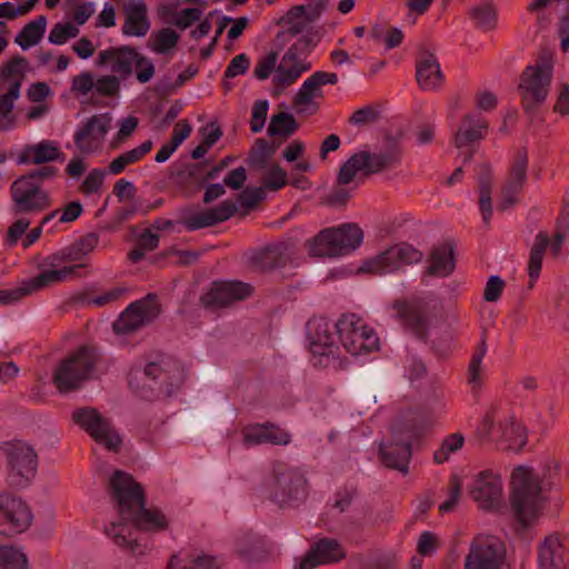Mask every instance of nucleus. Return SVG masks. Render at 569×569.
<instances>
[{
  "mask_svg": "<svg viewBox=\"0 0 569 569\" xmlns=\"http://www.w3.org/2000/svg\"><path fill=\"white\" fill-rule=\"evenodd\" d=\"M396 317L403 327L411 331L418 339L425 340L428 332V321L419 306L409 301H396L393 303Z\"/></svg>",
  "mask_w": 569,
  "mask_h": 569,
  "instance_id": "obj_28",
  "label": "nucleus"
},
{
  "mask_svg": "<svg viewBox=\"0 0 569 569\" xmlns=\"http://www.w3.org/2000/svg\"><path fill=\"white\" fill-rule=\"evenodd\" d=\"M528 152L520 149L516 152L508 178L501 189V197L498 202V210L506 211L519 201V193L527 181Z\"/></svg>",
  "mask_w": 569,
  "mask_h": 569,
  "instance_id": "obj_20",
  "label": "nucleus"
},
{
  "mask_svg": "<svg viewBox=\"0 0 569 569\" xmlns=\"http://www.w3.org/2000/svg\"><path fill=\"white\" fill-rule=\"evenodd\" d=\"M552 76L553 59L550 52H543L535 64L525 69L519 90L526 112L533 111L545 102L549 94Z\"/></svg>",
  "mask_w": 569,
  "mask_h": 569,
  "instance_id": "obj_7",
  "label": "nucleus"
},
{
  "mask_svg": "<svg viewBox=\"0 0 569 569\" xmlns=\"http://www.w3.org/2000/svg\"><path fill=\"white\" fill-rule=\"evenodd\" d=\"M202 17V10L199 8H184L180 11L171 12V23L180 30H186Z\"/></svg>",
  "mask_w": 569,
  "mask_h": 569,
  "instance_id": "obj_55",
  "label": "nucleus"
},
{
  "mask_svg": "<svg viewBox=\"0 0 569 569\" xmlns=\"http://www.w3.org/2000/svg\"><path fill=\"white\" fill-rule=\"evenodd\" d=\"M347 184H337L323 198L322 202L329 207L341 208L345 207L351 198L353 188L346 187Z\"/></svg>",
  "mask_w": 569,
  "mask_h": 569,
  "instance_id": "obj_58",
  "label": "nucleus"
},
{
  "mask_svg": "<svg viewBox=\"0 0 569 569\" xmlns=\"http://www.w3.org/2000/svg\"><path fill=\"white\" fill-rule=\"evenodd\" d=\"M79 34V29L70 22L56 23L48 37V40L52 44H63L67 40L76 38Z\"/></svg>",
  "mask_w": 569,
  "mask_h": 569,
  "instance_id": "obj_54",
  "label": "nucleus"
},
{
  "mask_svg": "<svg viewBox=\"0 0 569 569\" xmlns=\"http://www.w3.org/2000/svg\"><path fill=\"white\" fill-rule=\"evenodd\" d=\"M278 61V52L271 51L258 59L253 69V76L259 80H266L276 71Z\"/></svg>",
  "mask_w": 569,
  "mask_h": 569,
  "instance_id": "obj_60",
  "label": "nucleus"
},
{
  "mask_svg": "<svg viewBox=\"0 0 569 569\" xmlns=\"http://www.w3.org/2000/svg\"><path fill=\"white\" fill-rule=\"evenodd\" d=\"M109 113H99L88 118L74 132L73 141L82 154H92L101 150L106 136L111 129Z\"/></svg>",
  "mask_w": 569,
  "mask_h": 569,
  "instance_id": "obj_18",
  "label": "nucleus"
},
{
  "mask_svg": "<svg viewBox=\"0 0 569 569\" xmlns=\"http://www.w3.org/2000/svg\"><path fill=\"white\" fill-rule=\"evenodd\" d=\"M12 212L17 214H37L51 206L48 191L19 177L10 187Z\"/></svg>",
  "mask_w": 569,
  "mask_h": 569,
  "instance_id": "obj_16",
  "label": "nucleus"
},
{
  "mask_svg": "<svg viewBox=\"0 0 569 569\" xmlns=\"http://www.w3.org/2000/svg\"><path fill=\"white\" fill-rule=\"evenodd\" d=\"M237 211L232 201L226 200L214 208L193 213L183 220V224L189 231L212 227L231 218Z\"/></svg>",
  "mask_w": 569,
  "mask_h": 569,
  "instance_id": "obj_27",
  "label": "nucleus"
},
{
  "mask_svg": "<svg viewBox=\"0 0 569 569\" xmlns=\"http://www.w3.org/2000/svg\"><path fill=\"white\" fill-rule=\"evenodd\" d=\"M150 29V22L147 18V6L143 0H136L128 4L126 9V21L122 31L127 36L143 37Z\"/></svg>",
  "mask_w": 569,
  "mask_h": 569,
  "instance_id": "obj_32",
  "label": "nucleus"
},
{
  "mask_svg": "<svg viewBox=\"0 0 569 569\" xmlns=\"http://www.w3.org/2000/svg\"><path fill=\"white\" fill-rule=\"evenodd\" d=\"M290 441L291 435L273 423H256L243 429V442L247 446H287Z\"/></svg>",
  "mask_w": 569,
  "mask_h": 569,
  "instance_id": "obj_26",
  "label": "nucleus"
},
{
  "mask_svg": "<svg viewBox=\"0 0 569 569\" xmlns=\"http://www.w3.org/2000/svg\"><path fill=\"white\" fill-rule=\"evenodd\" d=\"M138 51L128 46L109 48L98 54L97 64L107 66L112 74L127 80L133 73Z\"/></svg>",
  "mask_w": 569,
  "mask_h": 569,
  "instance_id": "obj_23",
  "label": "nucleus"
},
{
  "mask_svg": "<svg viewBox=\"0 0 569 569\" xmlns=\"http://www.w3.org/2000/svg\"><path fill=\"white\" fill-rule=\"evenodd\" d=\"M262 546L263 542L259 536L248 532L238 539L237 551L243 559L251 560L262 549Z\"/></svg>",
  "mask_w": 569,
  "mask_h": 569,
  "instance_id": "obj_53",
  "label": "nucleus"
},
{
  "mask_svg": "<svg viewBox=\"0 0 569 569\" xmlns=\"http://www.w3.org/2000/svg\"><path fill=\"white\" fill-rule=\"evenodd\" d=\"M122 80L114 74L101 76L96 80L94 90L102 97H116L120 92Z\"/></svg>",
  "mask_w": 569,
  "mask_h": 569,
  "instance_id": "obj_57",
  "label": "nucleus"
},
{
  "mask_svg": "<svg viewBox=\"0 0 569 569\" xmlns=\"http://www.w3.org/2000/svg\"><path fill=\"white\" fill-rule=\"evenodd\" d=\"M28 558L12 546L0 545V569H28Z\"/></svg>",
  "mask_w": 569,
  "mask_h": 569,
  "instance_id": "obj_48",
  "label": "nucleus"
},
{
  "mask_svg": "<svg viewBox=\"0 0 569 569\" xmlns=\"http://www.w3.org/2000/svg\"><path fill=\"white\" fill-rule=\"evenodd\" d=\"M273 150L269 147L268 142L263 139H258L256 148L249 156V163L254 169L266 168L269 159L271 158Z\"/></svg>",
  "mask_w": 569,
  "mask_h": 569,
  "instance_id": "obj_56",
  "label": "nucleus"
},
{
  "mask_svg": "<svg viewBox=\"0 0 569 569\" xmlns=\"http://www.w3.org/2000/svg\"><path fill=\"white\" fill-rule=\"evenodd\" d=\"M380 459L386 467L406 475L411 459L410 441H396L393 439L389 445H380Z\"/></svg>",
  "mask_w": 569,
  "mask_h": 569,
  "instance_id": "obj_30",
  "label": "nucleus"
},
{
  "mask_svg": "<svg viewBox=\"0 0 569 569\" xmlns=\"http://www.w3.org/2000/svg\"><path fill=\"white\" fill-rule=\"evenodd\" d=\"M347 557L342 543L335 538L317 540L300 561V569H315L318 566L335 565Z\"/></svg>",
  "mask_w": 569,
  "mask_h": 569,
  "instance_id": "obj_22",
  "label": "nucleus"
},
{
  "mask_svg": "<svg viewBox=\"0 0 569 569\" xmlns=\"http://www.w3.org/2000/svg\"><path fill=\"white\" fill-rule=\"evenodd\" d=\"M540 569H561L569 563V538L552 533L538 549Z\"/></svg>",
  "mask_w": 569,
  "mask_h": 569,
  "instance_id": "obj_24",
  "label": "nucleus"
},
{
  "mask_svg": "<svg viewBox=\"0 0 569 569\" xmlns=\"http://www.w3.org/2000/svg\"><path fill=\"white\" fill-rule=\"evenodd\" d=\"M2 451L9 466V481L17 488L27 487L37 473V453L28 443L14 440L4 442Z\"/></svg>",
  "mask_w": 569,
  "mask_h": 569,
  "instance_id": "obj_10",
  "label": "nucleus"
},
{
  "mask_svg": "<svg viewBox=\"0 0 569 569\" xmlns=\"http://www.w3.org/2000/svg\"><path fill=\"white\" fill-rule=\"evenodd\" d=\"M252 292L249 283L241 281H216L211 288L200 297L204 308L219 309L234 301L243 300Z\"/></svg>",
  "mask_w": 569,
  "mask_h": 569,
  "instance_id": "obj_21",
  "label": "nucleus"
},
{
  "mask_svg": "<svg viewBox=\"0 0 569 569\" xmlns=\"http://www.w3.org/2000/svg\"><path fill=\"white\" fill-rule=\"evenodd\" d=\"M183 381L184 371L179 362L161 355L142 369L132 370L129 387L138 397L152 401L171 397Z\"/></svg>",
  "mask_w": 569,
  "mask_h": 569,
  "instance_id": "obj_3",
  "label": "nucleus"
},
{
  "mask_svg": "<svg viewBox=\"0 0 569 569\" xmlns=\"http://www.w3.org/2000/svg\"><path fill=\"white\" fill-rule=\"evenodd\" d=\"M422 258V252L412 244L400 242L366 260L360 271L383 276L398 271L402 266L418 263Z\"/></svg>",
  "mask_w": 569,
  "mask_h": 569,
  "instance_id": "obj_11",
  "label": "nucleus"
},
{
  "mask_svg": "<svg viewBox=\"0 0 569 569\" xmlns=\"http://www.w3.org/2000/svg\"><path fill=\"white\" fill-rule=\"evenodd\" d=\"M33 520L28 503L20 497L0 490V535L8 537L22 533Z\"/></svg>",
  "mask_w": 569,
  "mask_h": 569,
  "instance_id": "obj_14",
  "label": "nucleus"
},
{
  "mask_svg": "<svg viewBox=\"0 0 569 569\" xmlns=\"http://www.w3.org/2000/svg\"><path fill=\"white\" fill-rule=\"evenodd\" d=\"M151 50L158 54H166L173 48H176L179 41V34L170 29L164 28L160 31L152 33Z\"/></svg>",
  "mask_w": 569,
  "mask_h": 569,
  "instance_id": "obj_50",
  "label": "nucleus"
},
{
  "mask_svg": "<svg viewBox=\"0 0 569 569\" xmlns=\"http://www.w3.org/2000/svg\"><path fill=\"white\" fill-rule=\"evenodd\" d=\"M287 260V248L282 243L267 247L254 258L256 263L263 270L281 268Z\"/></svg>",
  "mask_w": 569,
  "mask_h": 569,
  "instance_id": "obj_44",
  "label": "nucleus"
},
{
  "mask_svg": "<svg viewBox=\"0 0 569 569\" xmlns=\"http://www.w3.org/2000/svg\"><path fill=\"white\" fill-rule=\"evenodd\" d=\"M465 443V437L460 432H455L447 436L438 450L433 453V460L437 465L445 463L449 460L452 453L459 451Z\"/></svg>",
  "mask_w": 569,
  "mask_h": 569,
  "instance_id": "obj_47",
  "label": "nucleus"
},
{
  "mask_svg": "<svg viewBox=\"0 0 569 569\" xmlns=\"http://www.w3.org/2000/svg\"><path fill=\"white\" fill-rule=\"evenodd\" d=\"M72 420L108 450H119L122 442L120 436L113 429L109 419L101 416L97 409L79 408L72 412Z\"/></svg>",
  "mask_w": 569,
  "mask_h": 569,
  "instance_id": "obj_13",
  "label": "nucleus"
},
{
  "mask_svg": "<svg viewBox=\"0 0 569 569\" xmlns=\"http://www.w3.org/2000/svg\"><path fill=\"white\" fill-rule=\"evenodd\" d=\"M506 556L503 543L495 537L476 538L465 560V569H501Z\"/></svg>",
  "mask_w": 569,
  "mask_h": 569,
  "instance_id": "obj_17",
  "label": "nucleus"
},
{
  "mask_svg": "<svg viewBox=\"0 0 569 569\" xmlns=\"http://www.w3.org/2000/svg\"><path fill=\"white\" fill-rule=\"evenodd\" d=\"M329 0H307L303 6L293 7L290 14L295 17H305L307 22L316 21L326 10Z\"/></svg>",
  "mask_w": 569,
  "mask_h": 569,
  "instance_id": "obj_52",
  "label": "nucleus"
},
{
  "mask_svg": "<svg viewBox=\"0 0 569 569\" xmlns=\"http://www.w3.org/2000/svg\"><path fill=\"white\" fill-rule=\"evenodd\" d=\"M331 326L325 319H315L308 323V339L310 351L316 356L329 357L333 356L339 349L336 346Z\"/></svg>",
  "mask_w": 569,
  "mask_h": 569,
  "instance_id": "obj_25",
  "label": "nucleus"
},
{
  "mask_svg": "<svg viewBox=\"0 0 569 569\" xmlns=\"http://www.w3.org/2000/svg\"><path fill=\"white\" fill-rule=\"evenodd\" d=\"M161 312L157 295L148 293L140 300L130 303L113 322V331L118 335H131L154 321Z\"/></svg>",
  "mask_w": 569,
  "mask_h": 569,
  "instance_id": "obj_12",
  "label": "nucleus"
},
{
  "mask_svg": "<svg viewBox=\"0 0 569 569\" xmlns=\"http://www.w3.org/2000/svg\"><path fill=\"white\" fill-rule=\"evenodd\" d=\"M368 158L369 173L373 174L397 166L401 159V151L396 143H391L378 152H368Z\"/></svg>",
  "mask_w": 569,
  "mask_h": 569,
  "instance_id": "obj_38",
  "label": "nucleus"
},
{
  "mask_svg": "<svg viewBox=\"0 0 569 569\" xmlns=\"http://www.w3.org/2000/svg\"><path fill=\"white\" fill-rule=\"evenodd\" d=\"M29 161L34 164L52 162L59 159L60 151L56 142L43 140L27 149Z\"/></svg>",
  "mask_w": 569,
  "mask_h": 569,
  "instance_id": "obj_45",
  "label": "nucleus"
},
{
  "mask_svg": "<svg viewBox=\"0 0 569 569\" xmlns=\"http://www.w3.org/2000/svg\"><path fill=\"white\" fill-rule=\"evenodd\" d=\"M99 357L94 348L82 346L53 370L52 381L61 393L74 391L90 379Z\"/></svg>",
  "mask_w": 569,
  "mask_h": 569,
  "instance_id": "obj_5",
  "label": "nucleus"
},
{
  "mask_svg": "<svg viewBox=\"0 0 569 569\" xmlns=\"http://www.w3.org/2000/svg\"><path fill=\"white\" fill-rule=\"evenodd\" d=\"M267 497L279 507H295L308 497V480L297 468L282 465L274 467L264 483Z\"/></svg>",
  "mask_w": 569,
  "mask_h": 569,
  "instance_id": "obj_4",
  "label": "nucleus"
},
{
  "mask_svg": "<svg viewBox=\"0 0 569 569\" xmlns=\"http://www.w3.org/2000/svg\"><path fill=\"white\" fill-rule=\"evenodd\" d=\"M28 66L29 62L24 57L16 56L1 68L0 78L10 80L11 83L19 82L21 86Z\"/></svg>",
  "mask_w": 569,
  "mask_h": 569,
  "instance_id": "obj_51",
  "label": "nucleus"
},
{
  "mask_svg": "<svg viewBox=\"0 0 569 569\" xmlns=\"http://www.w3.org/2000/svg\"><path fill=\"white\" fill-rule=\"evenodd\" d=\"M106 174L107 171L104 169H92L82 181L81 191L88 196L99 192L103 184Z\"/></svg>",
  "mask_w": 569,
  "mask_h": 569,
  "instance_id": "obj_63",
  "label": "nucleus"
},
{
  "mask_svg": "<svg viewBox=\"0 0 569 569\" xmlns=\"http://www.w3.org/2000/svg\"><path fill=\"white\" fill-rule=\"evenodd\" d=\"M416 79L425 91L438 90L443 82L440 63L433 53H425L416 63Z\"/></svg>",
  "mask_w": 569,
  "mask_h": 569,
  "instance_id": "obj_29",
  "label": "nucleus"
},
{
  "mask_svg": "<svg viewBox=\"0 0 569 569\" xmlns=\"http://www.w3.org/2000/svg\"><path fill=\"white\" fill-rule=\"evenodd\" d=\"M469 493L479 508L491 510L500 505L502 498V480L492 470L478 472L469 487Z\"/></svg>",
  "mask_w": 569,
  "mask_h": 569,
  "instance_id": "obj_19",
  "label": "nucleus"
},
{
  "mask_svg": "<svg viewBox=\"0 0 569 569\" xmlns=\"http://www.w3.org/2000/svg\"><path fill=\"white\" fill-rule=\"evenodd\" d=\"M497 440L507 442L510 450L520 451L527 443L526 429L512 417L506 418L499 422Z\"/></svg>",
  "mask_w": 569,
  "mask_h": 569,
  "instance_id": "obj_36",
  "label": "nucleus"
},
{
  "mask_svg": "<svg viewBox=\"0 0 569 569\" xmlns=\"http://www.w3.org/2000/svg\"><path fill=\"white\" fill-rule=\"evenodd\" d=\"M151 148L152 141L146 140L140 146L119 154L109 163L108 172L113 176L120 174L128 166L139 162Z\"/></svg>",
  "mask_w": 569,
  "mask_h": 569,
  "instance_id": "obj_40",
  "label": "nucleus"
},
{
  "mask_svg": "<svg viewBox=\"0 0 569 569\" xmlns=\"http://www.w3.org/2000/svg\"><path fill=\"white\" fill-rule=\"evenodd\" d=\"M298 129V123L293 116L287 112H279L273 114L268 126V134L274 136H291Z\"/></svg>",
  "mask_w": 569,
  "mask_h": 569,
  "instance_id": "obj_46",
  "label": "nucleus"
},
{
  "mask_svg": "<svg viewBox=\"0 0 569 569\" xmlns=\"http://www.w3.org/2000/svg\"><path fill=\"white\" fill-rule=\"evenodd\" d=\"M133 71H136V78L140 83H147L154 77L156 68L151 59L139 52Z\"/></svg>",
  "mask_w": 569,
  "mask_h": 569,
  "instance_id": "obj_64",
  "label": "nucleus"
},
{
  "mask_svg": "<svg viewBox=\"0 0 569 569\" xmlns=\"http://www.w3.org/2000/svg\"><path fill=\"white\" fill-rule=\"evenodd\" d=\"M323 92L320 86L313 80L312 74L307 78L298 92L296 93L292 106L298 113H313L318 110V106L313 102L315 98H322Z\"/></svg>",
  "mask_w": 569,
  "mask_h": 569,
  "instance_id": "obj_34",
  "label": "nucleus"
},
{
  "mask_svg": "<svg viewBox=\"0 0 569 569\" xmlns=\"http://www.w3.org/2000/svg\"><path fill=\"white\" fill-rule=\"evenodd\" d=\"M287 172L278 164H272L263 180V190L277 191L287 184Z\"/></svg>",
  "mask_w": 569,
  "mask_h": 569,
  "instance_id": "obj_61",
  "label": "nucleus"
},
{
  "mask_svg": "<svg viewBox=\"0 0 569 569\" xmlns=\"http://www.w3.org/2000/svg\"><path fill=\"white\" fill-rule=\"evenodd\" d=\"M218 568H219V561L217 560L216 557L208 556V555H200L192 560L191 566L182 567V568H180V566H179L178 556H172L167 569H218Z\"/></svg>",
  "mask_w": 569,
  "mask_h": 569,
  "instance_id": "obj_59",
  "label": "nucleus"
},
{
  "mask_svg": "<svg viewBox=\"0 0 569 569\" xmlns=\"http://www.w3.org/2000/svg\"><path fill=\"white\" fill-rule=\"evenodd\" d=\"M112 499L117 502L122 521L143 531H162L168 528L166 516L158 509L146 508L144 491L140 483L120 470L110 479Z\"/></svg>",
  "mask_w": 569,
  "mask_h": 569,
  "instance_id": "obj_2",
  "label": "nucleus"
},
{
  "mask_svg": "<svg viewBox=\"0 0 569 569\" xmlns=\"http://www.w3.org/2000/svg\"><path fill=\"white\" fill-rule=\"evenodd\" d=\"M487 129L488 122L483 117L479 114H466L462 119L461 126L455 134V146L460 149L483 139L487 133Z\"/></svg>",
  "mask_w": 569,
  "mask_h": 569,
  "instance_id": "obj_31",
  "label": "nucleus"
},
{
  "mask_svg": "<svg viewBox=\"0 0 569 569\" xmlns=\"http://www.w3.org/2000/svg\"><path fill=\"white\" fill-rule=\"evenodd\" d=\"M368 151L353 153L339 169L337 182L339 184H349L358 172L369 176Z\"/></svg>",
  "mask_w": 569,
  "mask_h": 569,
  "instance_id": "obj_39",
  "label": "nucleus"
},
{
  "mask_svg": "<svg viewBox=\"0 0 569 569\" xmlns=\"http://www.w3.org/2000/svg\"><path fill=\"white\" fill-rule=\"evenodd\" d=\"M315 47L312 37L302 36L282 56L272 81L280 92L291 86L310 69L307 57Z\"/></svg>",
  "mask_w": 569,
  "mask_h": 569,
  "instance_id": "obj_9",
  "label": "nucleus"
},
{
  "mask_svg": "<svg viewBox=\"0 0 569 569\" xmlns=\"http://www.w3.org/2000/svg\"><path fill=\"white\" fill-rule=\"evenodd\" d=\"M479 209L485 223H488L492 216V172L491 168L483 163L479 166L478 173Z\"/></svg>",
  "mask_w": 569,
  "mask_h": 569,
  "instance_id": "obj_35",
  "label": "nucleus"
},
{
  "mask_svg": "<svg viewBox=\"0 0 569 569\" xmlns=\"http://www.w3.org/2000/svg\"><path fill=\"white\" fill-rule=\"evenodd\" d=\"M335 330L342 347L352 356L379 349V338L375 330L355 313L339 318Z\"/></svg>",
  "mask_w": 569,
  "mask_h": 569,
  "instance_id": "obj_8",
  "label": "nucleus"
},
{
  "mask_svg": "<svg viewBox=\"0 0 569 569\" xmlns=\"http://www.w3.org/2000/svg\"><path fill=\"white\" fill-rule=\"evenodd\" d=\"M78 259V252L72 248L63 249L49 256L46 260L50 269L42 270L37 277L27 281L30 292L60 283L77 274L82 264L62 266L63 262H72Z\"/></svg>",
  "mask_w": 569,
  "mask_h": 569,
  "instance_id": "obj_15",
  "label": "nucleus"
},
{
  "mask_svg": "<svg viewBox=\"0 0 569 569\" xmlns=\"http://www.w3.org/2000/svg\"><path fill=\"white\" fill-rule=\"evenodd\" d=\"M19 97V82L10 83L8 91L0 94V130L8 131L14 127L13 107Z\"/></svg>",
  "mask_w": 569,
  "mask_h": 569,
  "instance_id": "obj_42",
  "label": "nucleus"
},
{
  "mask_svg": "<svg viewBox=\"0 0 569 569\" xmlns=\"http://www.w3.org/2000/svg\"><path fill=\"white\" fill-rule=\"evenodd\" d=\"M106 533L117 546L129 550L132 555L144 553L146 547L138 543L136 539H129L131 535L130 529L122 521L112 522L110 527L106 529Z\"/></svg>",
  "mask_w": 569,
  "mask_h": 569,
  "instance_id": "obj_43",
  "label": "nucleus"
},
{
  "mask_svg": "<svg viewBox=\"0 0 569 569\" xmlns=\"http://www.w3.org/2000/svg\"><path fill=\"white\" fill-rule=\"evenodd\" d=\"M363 240V232L356 223H342L326 228L309 241V251L315 257H341L356 250Z\"/></svg>",
  "mask_w": 569,
  "mask_h": 569,
  "instance_id": "obj_6",
  "label": "nucleus"
},
{
  "mask_svg": "<svg viewBox=\"0 0 569 569\" xmlns=\"http://www.w3.org/2000/svg\"><path fill=\"white\" fill-rule=\"evenodd\" d=\"M550 239L549 236L540 231L536 238L535 242L531 247L529 260H528V274L530 278L529 288H533L537 279L540 276L541 267H542V260L545 257V252L547 247L549 246Z\"/></svg>",
  "mask_w": 569,
  "mask_h": 569,
  "instance_id": "obj_37",
  "label": "nucleus"
},
{
  "mask_svg": "<svg viewBox=\"0 0 569 569\" xmlns=\"http://www.w3.org/2000/svg\"><path fill=\"white\" fill-rule=\"evenodd\" d=\"M46 27L47 18L44 16H39L21 29L14 39L16 43L22 50H28L39 43L44 34Z\"/></svg>",
  "mask_w": 569,
  "mask_h": 569,
  "instance_id": "obj_41",
  "label": "nucleus"
},
{
  "mask_svg": "<svg viewBox=\"0 0 569 569\" xmlns=\"http://www.w3.org/2000/svg\"><path fill=\"white\" fill-rule=\"evenodd\" d=\"M462 490V482L458 476H451L449 481L448 498L439 506L440 512H450L457 506Z\"/></svg>",
  "mask_w": 569,
  "mask_h": 569,
  "instance_id": "obj_62",
  "label": "nucleus"
},
{
  "mask_svg": "<svg viewBox=\"0 0 569 569\" xmlns=\"http://www.w3.org/2000/svg\"><path fill=\"white\" fill-rule=\"evenodd\" d=\"M455 269L453 248L449 243L435 247L430 253L426 272L435 277H447Z\"/></svg>",
  "mask_w": 569,
  "mask_h": 569,
  "instance_id": "obj_33",
  "label": "nucleus"
},
{
  "mask_svg": "<svg viewBox=\"0 0 569 569\" xmlns=\"http://www.w3.org/2000/svg\"><path fill=\"white\" fill-rule=\"evenodd\" d=\"M469 14L480 29L489 30L495 27L497 14L493 7L487 1H481L479 4L470 8Z\"/></svg>",
  "mask_w": 569,
  "mask_h": 569,
  "instance_id": "obj_49",
  "label": "nucleus"
},
{
  "mask_svg": "<svg viewBox=\"0 0 569 569\" xmlns=\"http://www.w3.org/2000/svg\"><path fill=\"white\" fill-rule=\"evenodd\" d=\"M557 475L558 465L552 460L547 461L541 471L527 466H519L512 471L511 506L523 526H528L542 509L545 492L552 488Z\"/></svg>",
  "mask_w": 569,
  "mask_h": 569,
  "instance_id": "obj_1",
  "label": "nucleus"
}]
</instances>
